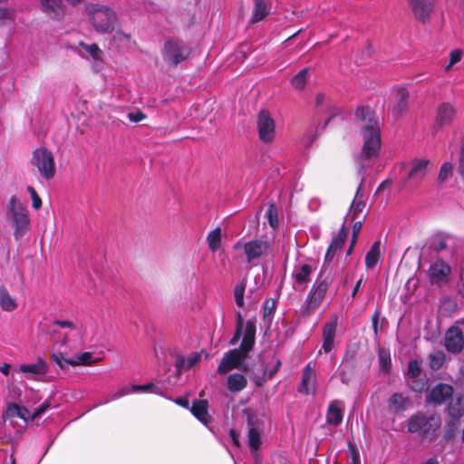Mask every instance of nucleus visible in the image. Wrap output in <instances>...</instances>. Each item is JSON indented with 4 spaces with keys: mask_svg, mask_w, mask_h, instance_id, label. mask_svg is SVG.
Returning <instances> with one entry per match:
<instances>
[{
    "mask_svg": "<svg viewBox=\"0 0 464 464\" xmlns=\"http://www.w3.org/2000/svg\"><path fill=\"white\" fill-rule=\"evenodd\" d=\"M32 164L37 168L40 175L45 179L49 180L54 177V159L53 153L47 149H36L33 153Z\"/></svg>",
    "mask_w": 464,
    "mask_h": 464,
    "instance_id": "0eeeda50",
    "label": "nucleus"
},
{
    "mask_svg": "<svg viewBox=\"0 0 464 464\" xmlns=\"http://www.w3.org/2000/svg\"><path fill=\"white\" fill-rule=\"evenodd\" d=\"M310 71L311 68L306 67L294 75L290 80L292 87L297 91H303L308 82Z\"/></svg>",
    "mask_w": 464,
    "mask_h": 464,
    "instance_id": "72a5a7b5",
    "label": "nucleus"
},
{
    "mask_svg": "<svg viewBox=\"0 0 464 464\" xmlns=\"http://www.w3.org/2000/svg\"><path fill=\"white\" fill-rule=\"evenodd\" d=\"M270 246V242L263 238H255L245 242L242 247L246 263L256 266V261L266 256Z\"/></svg>",
    "mask_w": 464,
    "mask_h": 464,
    "instance_id": "6e6552de",
    "label": "nucleus"
},
{
    "mask_svg": "<svg viewBox=\"0 0 464 464\" xmlns=\"http://www.w3.org/2000/svg\"><path fill=\"white\" fill-rule=\"evenodd\" d=\"M457 169H458L459 174L461 176L462 179L464 180V140L461 143L460 153H459Z\"/></svg>",
    "mask_w": 464,
    "mask_h": 464,
    "instance_id": "bf43d9fd",
    "label": "nucleus"
},
{
    "mask_svg": "<svg viewBox=\"0 0 464 464\" xmlns=\"http://www.w3.org/2000/svg\"><path fill=\"white\" fill-rule=\"evenodd\" d=\"M380 246L381 242L377 240L372 245L370 250L367 252L365 256V266L367 268H373L379 262Z\"/></svg>",
    "mask_w": 464,
    "mask_h": 464,
    "instance_id": "e433bc0d",
    "label": "nucleus"
},
{
    "mask_svg": "<svg viewBox=\"0 0 464 464\" xmlns=\"http://www.w3.org/2000/svg\"><path fill=\"white\" fill-rule=\"evenodd\" d=\"M222 230L217 227L211 230L207 236V242L212 252H217L221 246Z\"/></svg>",
    "mask_w": 464,
    "mask_h": 464,
    "instance_id": "4c0bfd02",
    "label": "nucleus"
},
{
    "mask_svg": "<svg viewBox=\"0 0 464 464\" xmlns=\"http://www.w3.org/2000/svg\"><path fill=\"white\" fill-rule=\"evenodd\" d=\"M256 126L259 140L265 143H271L276 138V122L270 113L262 110L257 114Z\"/></svg>",
    "mask_w": 464,
    "mask_h": 464,
    "instance_id": "1a4fd4ad",
    "label": "nucleus"
},
{
    "mask_svg": "<svg viewBox=\"0 0 464 464\" xmlns=\"http://www.w3.org/2000/svg\"><path fill=\"white\" fill-rule=\"evenodd\" d=\"M14 17V10L8 7L0 6V21L12 19Z\"/></svg>",
    "mask_w": 464,
    "mask_h": 464,
    "instance_id": "e2e57ef3",
    "label": "nucleus"
},
{
    "mask_svg": "<svg viewBox=\"0 0 464 464\" xmlns=\"http://www.w3.org/2000/svg\"><path fill=\"white\" fill-rule=\"evenodd\" d=\"M430 160L415 158L410 162V169L407 173L404 186H417L426 176Z\"/></svg>",
    "mask_w": 464,
    "mask_h": 464,
    "instance_id": "9d476101",
    "label": "nucleus"
},
{
    "mask_svg": "<svg viewBox=\"0 0 464 464\" xmlns=\"http://www.w3.org/2000/svg\"><path fill=\"white\" fill-rule=\"evenodd\" d=\"M451 272L450 266L442 260H437L430 265L428 272L430 282L432 285H441L448 282Z\"/></svg>",
    "mask_w": 464,
    "mask_h": 464,
    "instance_id": "4468645a",
    "label": "nucleus"
},
{
    "mask_svg": "<svg viewBox=\"0 0 464 464\" xmlns=\"http://www.w3.org/2000/svg\"><path fill=\"white\" fill-rule=\"evenodd\" d=\"M51 406L49 401H44L39 407H37L33 412V418L36 419L44 414Z\"/></svg>",
    "mask_w": 464,
    "mask_h": 464,
    "instance_id": "052dcab7",
    "label": "nucleus"
},
{
    "mask_svg": "<svg viewBox=\"0 0 464 464\" xmlns=\"http://www.w3.org/2000/svg\"><path fill=\"white\" fill-rule=\"evenodd\" d=\"M208 402L207 400L194 401L191 407V413L203 424L211 422V416L208 414Z\"/></svg>",
    "mask_w": 464,
    "mask_h": 464,
    "instance_id": "5701e85b",
    "label": "nucleus"
},
{
    "mask_svg": "<svg viewBox=\"0 0 464 464\" xmlns=\"http://www.w3.org/2000/svg\"><path fill=\"white\" fill-rule=\"evenodd\" d=\"M450 400L447 406V413L454 420H458L464 415V397L457 396Z\"/></svg>",
    "mask_w": 464,
    "mask_h": 464,
    "instance_id": "cd10ccee",
    "label": "nucleus"
},
{
    "mask_svg": "<svg viewBox=\"0 0 464 464\" xmlns=\"http://www.w3.org/2000/svg\"><path fill=\"white\" fill-rule=\"evenodd\" d=\"M430 367L437 371L439 370L445 362V354L442 351H437L429 356Z\"/></svg>",
    "mask_w": 464,
    "mask_h": 464,
    "instance_id": "c03bdc74",
    "label": "nucleus"
},
{
    "mask_svg": "<svg viewBox=\"0 0 464 464\" xmlns=\"http://www.w3.org/2000/svg\"><path fill=\"white\" fill-rule=\"evenodd\" d=\"M247 385V379L241 373H232L227 380V389L231 392H239Z\"/></svg>",
    "mask_w": 464,
    "mask_h": 464,
    "instance_id": "7c9ffc66",
    "label": "nucleus"
},
{
    "mask_svg": "<svg viewBox=\"0 0 464 464\" xmlns=\"http://www.w3.org/2000/svg\"><path fill=\"white\" fill-rule=\"evenodd\" d=\"M464 347V337L459 327H450L445 333V348L453 354L459 353Z\"/></svg>",
    "mask_w": 464,
    "mask_h": 464,
    "instance_id": "2eb2a0df",
    "label": "nucleus"
},
{
    "mask_svg": "<svg viewBox=\"0 0 464 464\" xmlns=\"http://www.w3.org/2000/svg\"><path fill=\"white\" fill-rule=\"evenodd\" d=\"M273 366L268 369L266 366H263V371L261 376H257L255 378V382L257 386H262L268 380L272 379L276 373L279 371L281 366V361L278 358H273Z\"/></svg>",
    "mask_w": 464,
    "mask_h": 464,
    "instance_id": "c756f323",
    "label": "nucleus"
},
{
    "mask_svg": "<svg viewBox=\"0 0 464 464\" xmlns=\"http://www.w3.org/2000/svg\"><path fill=\"white\" fill-rule=\"evenodd\" d=\"M128 119L132 122H139L145 119L146 115L140 111L135 112H129L127 115Z\"/></svg>",
    "mask_w": 464,
    "mask_h": 464,
    "instance_id": "0e129e2a",
    "label": "nucleus"
},
{
    "mask_svg": "<svg viewBox=\"0 0 464 464\" xmlns=\"http://www.w3.org/2000/svg\"><path fill=\"white\" fill-rule=\"evenodd\" d=\"M6 217L11 221L15 240L21 239L30 230L28 210L15 196H12L8 201Z\"/></svg>",
    "mask_w": 464,
    "mask_h": 464,
    "instance_id": "20e7f679",
    "label": "nucleus"
},
{
    "mask_svg": "<svg viewBox=\"0 0 464 464\" xmlns=\"http://www.w3.org/2000/svg\"><path fill=\"white\" fill-rule=\"evenodd\" d=\"M421 372V362L417 359L411 360L408 363L405 380H411V378L420 377Z\"/></svg>",
    "mask_w": 464,
    "mask_h": 464,
    "instance_id": "58836bf2",
    "label": "nucleus"
},
{
    "mask_svg": "<svg viewBox=\"0 0 464 464\" xmlns=\"http://www.w3.org/2000/svg\"><path fill=\"white\" fill-rule=\"evenodd\" d=\"M409 406V398L401 392L393 393L388 400V411L397 414L407 410Z\"/></svg>",
    "mask_w": 464,
    "mask_h": 464,
    "instance_id": "a878e982",
    "label": "nucleus"
},
{
    "mask_svg": "<svg viewBox=\"0 0 464 464\" xmlns=\"http://www.w3.org/2000/svg\"><path fill=\"white\" fill-rule=\"evenodd\" d=\"M456 114L454 106L450 102H443L437 108L436 124L440 127L450 125Z\"/></svg>",
    "mask_w": 464,
    "mask_h": 464,
    "instance_id": "aec40b11",
    "label": "nucleus"
},
{
    "mask_svg": "<svg viewBox=\"0 0 464 464\" xmlns=\"http://www.w3.org/2000/svg\"><path fill=\"white\" fill-rule=\"evenodd\" d=\"M454 389L452 385L440 382L433 386L426 394L425 401L428 404L440 406L452 398Z\"/></svg>",
    "mask_w": 464,
    "mask_h": 464,
    "instance_id": "f8f14e48",
    "label": "nucleus"
},
{
    "mask_svg": "<svg viewBox=\"0 0 464 464\" xmlns=\"http://www.w3.org/2000/svg\"><path fill=\"white\" fill-rule=\"evenodd\" d=\"M314 271V268L310 264H296L291 274L293 288L296 291L305 290Z\"/></svg>",
    "mask_w": 464,
    "mask_h": 464,
    "instance_id": "9b49d317",
    "label": "nucleus"
},
{
    "mask_svg": "<svg viewBox=\"0 0 464 464\" xmlns=\"http://www.w3.org/2000/svg\"><path fill=\"white\" fill-rule=\"evenodd\" d=\"M53 325H58L62 328L74 329L75 325L72 321L69 320H55L52 323Z\"/></svg>",
    "mask_w": 464,
    "mask_h": 464,
    "instance_id": "69168bd1",
    "label": "nucleus"
},
{
    "mask_svg": "<svg viewBox=\"0 0 464 464\" xmlns=\"http://www.w3.org/2000/svg\"><path fill=\"white\" fill-rule=\"evenodd\" d=\"M190 53V47L179 39L166 41L162 49V58L164 62L172 67H176L187 60Z\"/></svg>",
    "mask_w": 464,
    "mask_h": 464,
    "instance_id": "423d86ee",
    "label": "nucleus"
},
{
    "mask_svg": "<svg viewBox=\"0 0 464 464\" xmlns=\"http://www.w3.org/2000/svg\"><path fill=\"white\" fill-rule=\"evenodd\" d=\"M271 11V4L266 0H253L252 15L250 23L255 24L264 20Z\"/></svg>",
    "mask_w": 464,
    "mask_h": 464,
    "instance_id": "b1692460",
    "label": "nucleus"
},
{
    "mask_svg": "<svg viewBox=\"0 0 464 464\" xmlns=\"http://www.w3.org/2000/svg\"><path fill=\"white\" fill-rule=\"evenodd\" d=\"M441 428V419L435 413L418 411L410 416L407 431L417 435L422 440H435Z\"/></svg>",
    "mask_w": 464,
    "mask_h": 464,
    "instance_id": "f03ea898",
    "label": "nucleus"
},
{
    "mask_svg": "<svg viewBox=\"0 0 464 464\" xmlns=\"http://www.w3.org/2000/svg\"><path fill=\"white\" fill-rule=\"evenodd\" d=\"M315 374L314 371L310 367V363H308L302 375V381L298 387V392L309 394L310 392V383L314 380Z\"/></svg>",
    "mask_w": 464,
    "mask_h": 464,
    "instance_id": "473e14b6",
    "label": "nucleus"
},
{
    "mask_svg": "<svg viewBox=\"0 0 464 464\" xmlns=\"http://www.w3.org/2000/svg\"><path fill=\"white\" fill-rule=\"evenodd\" d=\"M131 390L133 392H150L155 394L161 393V388L152 382L142 385L132 384Z\"/></svg>",
    "mask_w": 464,
    "mask_h": 464,
    "instance_id": "37998d69",
    "label": "nucleus"
},
{
    "mask_svg": "<svg viewBox=\"0 0 464 464\" xmlns=\"http://www.w3.org/2000/svg\"><path fill=\"white\" fill-rule=\"evenodd\" d=\"M248 439L247 444L251 451H256L259 450L261 445V438L259 431L254 428L250 427L248 430Z\"/></svg>",
    "mask_w": 464,
    "mask_h": 464,
    "instance_id": "ea45409f",
    "label": "nucleus"
},
{
    "mask_svg": "<svg viewBox=\"0 0 464 464\" xmlns=\"http://www.w3.org/2000/svg\"><path fill=\"white\" fill-rule=\"evenodd\" d=\"M266 217H267L269 225L272 227H276L278 225L277 208L275 206V204H271L268 207V209L266 211Z\"/></svg>",
    "mask_w": 464,
    "mask_h": 464,
    "instance_id": "8fccbe9b",
    "label": "nucleus"
},
{
    "mask_svg": "<svg viewBox=\"0 0 464 464\" xmlns=\"http://www.w3.org/2000/svg\"><path fill=\"white\" fill-rule=\"evenodd\" d=\"M52 360L59 365L60 368H63L64 364L70 365L69 362H72V358H66L64 353H59L52 355Z\"/></svg>",
    "mask_w": 464,
    "mask_h": 464,
    "instance_id": "4d7b16f0",
    "label": "nucleus"
},
{
    "mask_svg": "<svg viewBox=\"0 0 464 464\" xmlns=\"http://www.w3.org/2000/svg\"><path fill=\"white\" fill-rule=\"evenodd\" d=\"M27 190L30 193L31 198H32V207L36 210L40 209L42 207V199L38 196L36 190L31 186L27 187Z\"/></svg>",
    "mask_w": 464,
    "mask_h": 464,
    "instance_id": "864d4df0",
    "label": "nucleus"
},
{
    "mask_svg": "<svg viewBox=\"0 0 464 464\" xmlns=\"http://www.w3.org/2000/svg\"><path fill=\"white\" fill-rule=\"evenodd\" d=\"M89 19L98 33H109L114 29L116 14L111 8L97 4L85 5Z\"/></svg>",
    "mask_w": 464,
    "mask_h": 464,
    "instance_id": "39448f33",
    "label": "nucleus"
},
{
    "mask_svg": "<svg viewBox=\"0 0 464 464\" xmlns=\"http://www.w3.org/2000/svg\"><path fill=\"white\" fill-rule=\"evenodd\" d=\"M411 390L417 393H421L422 392L427 390L428 381L425 377L420 378H411V380H406Z\"/></svg>",
    "mask_w": 464,
    "mask_h": 464,
    "instance_id": "a19ab883",
    "label": "nucleus"
},
{
    "mask_svg": "<svg viewBox=\"0 0 464 464\" xmlns=\"http://www.w3.org/2000/svg\"><path fill=\"white\" fill-rule=\"evenodd\" d=\"M464 54V52L461 49H454L450 53V63L445 67L447 71H449L454 64L458 63L462 56Z\"/></svg>",
    "mask_w": 464,
    "mask_h": 464,
    "instance_id": "09e8293b",
    "label": "nucleus"
},
{
    "mask_svg": "<svg viewBox=\"0 0 464 464\" xmlns=\"http://www.w3.org/2000/svg\"><path fill=\"white\" fill-rule=\"evenodd\" d=\"M452 164L450 162H445L441 165L439 172V181L444 182L452 172Z\"/></svg>",
    "mask_w": 464,
    "mask_h": 464,
    "instance_id": "603ef678",
    "label": "nucleus"
},
{
    "mask_svg": "<svg viewBox=\"0 0 464 464\" xmlns=\"http://www.w3.org/2000/svg\"><path fill=\"white\" fill-rule=\"evenodd\" d=\"M243 337L255 338L256 339V324L252 320H247L246 323V328Z\"/></svg>",
    "mask_w": 464,
    "mask_h": 464,
    "instance_id": "13d9d810",
    "label": "nucleus"
},
{
    "mask_svg": "<svg viewBox=\"0 0 464 464\" xmlns=\"http://www.w3.org/2000/svg\"><path fill=\"white\" fill-rule=\"evenodd\" d=\"M337 316L334 315V318L330 322L324 324L323 327L322 348L326 353H330L334 349V341L337 328Z\"/></svg>",
    "mask_w": 464,
    "mask_h": 464,
    "instance_id": "6ab92c4d",
    "label": "nucleus"
},
{
    "mask_svg": "<svg viewBox=\"0 0 464 464\" xmlns=\"http://www.w3.org/2000/svg\"><path fill=\"white\" fill-rule=\"evenodd\" d=\"M131 392H133L131 390V386H124V387L121 388L119 391H117L116 392H114L111 395V400L120 399V398H121L125 395H128Z\"/></svg>",
    "mask_w": 464,
    "mask_h": 464,
    "instance_id": "680f3d73",
    "label": "nucleus"
},
{
    "mask_svg": "<svg viewBox=\"0 0 464 464\" xmlns=\"http://www.w3.org/2000/svg\"><path fill=\"white\" fill-rule=\"evenodd\" d=\"M81 45L92 57V59H94L96 61L102 60V52L96 44H86L81 43Z\"/></svg>",
    "mask_w": 464,
    "mask_h": 464,
    "instance_id": "de8ad7c7",
    "label": "nucleus"
},
{
    "mask_svg": "<svg viewBox=\"0 0 464 464\" xmlns=\"http://www.w3.org/2000/svg\"><path fill=\"white\" fill-rule=\"evenodd\" d=\"M362 182H363V179H362L359 187L357 188L355 197H354L353 201L350 207L349 213L346 216L347 218L351 217L352 220L356 219L358 214H360L365 207V202L362 198Z\"/></svg>",
    "mask_w": 464,
    "mask_h": 464,
    "instance_id": "c85d7f7f",
    "label": "nucleus"
},
{
    "mask_svg": "<svg viewBox=\"0 0 464 464\" xmlns=\"http://www.w3.org/2000/svg\"><path fill=\"white\" fill-rule=\"evenodd\" d=\"M348 449L351 453V459L347 464H361L360 453L356 447L352 442H348Z\"/></svg>",
    "mask_w": 464,
    "mask_h": 464,
    "instance_id": "6e6d98bb",
    "label": "nucleus"
},
{
    "mask_svg": "<svg viewBox=\"0 0 464 464\" xmlns=\"http://www.w3.org/2000/svg\"><path fill=\"white\" fill-rule=\"evenodd\" d=\"M47 362L39 357L34 363H24L19 366V371L26 375H44L48 372Z\"/></svg>",
    "mask_w": 464,
    "mask_h": 464,
    "instance_id": "393cba45",
    "label": "nucleus"
},
{
    "mask_svg": "<svg viewBox=\"0 0 464 464\" xmlns=\"http://www.w3.org/2000/svg\"><path fill=\"white\" fill-rule=\"evenodd\" d=\"M246 286V280L243 279L238 285H236L234 289V296L235 302L238 307H243L244 303V295Z\"/></svg>",
    "mask_w": 464,
    "mask_h": 464,
    "instance_id": "a18cd8bd",
    "label": "nucleus"
},
{
    "mask_svg": "<svg viewBox=\"0 0 464 464\" xmlns=\"http://www.w3.org/2000/svg\"><path fill=\"white\" fill-rule=\"evenodd\" d=\"M333 281L334 276L331 266L323 264L302 306L304 314L309 315L321 305Z\"/></svg>",
    "mask_w": 464,
    "mask_h": 464,
    "instance_id": "7ed1b4c3",
    "label": "nucleus"
},
{
    "mask_svg": "<svg viewBox=\"0 0 464 464\" xmlns=\"http://www.w3.org/2000/svg\"><path fill=\"white\" fill-rule=\"evenodd\" d=\"M353 356L354 355L353 353H350L347 351L343 357V367L340 370L339 375L341 382L344 384L349 383L354 373V363L353 362Z\"/></svg>",
    "mask_w": 464,
    "mask_h": 464,
    "instance_id": "bb28decb",
    "label": "nucleus"
},
{
    "mask_svg": "<svg viewBox=\"0 0 464 464\" xmlns=\"http://www.w3.org/2000/svg\"><path fill=\"white\" fill-rule=\"evenodd\" d=\"M277 302L274 298H267L263 304V320L268 326L271 325L274 314L276 310Z\"/></svg>",
    "mask_w": 464,
    "mask_h": 464,
    "instance_id": "c9c22d12",
    "label": "nucleus"
},
{
    "mask_svg": "<svg viewBox=\"0 0 464 464\" xmlns=\"http://www.w3.org/2000/svg\"><path fill=\"white\" fill-rule=\"evenodd\" d=\"M343 401L337 400L331 401L326 412V422L334 426L340 425L343 418Z\"/></svg>",
    "mask_w": 464,
    "mask_h": 464,
    "instance_id": "412c9836",
    "label": "nucleus"
},
{
    "mask_svg": "<svg viewBox=\"0 0 464 464\" xmlns=\"http://www.w3.org/2000/svg\"><path fill=\"white\" fill-rule=\"evenodd\" d=\"M41 4L47 14H57L62 11V0H41Z\"/></svg>",
    "mask_w": 464,
    "mask_h": 464,
    "instance_id": "79ce46f5",
    "label": "nucleus"
},
{
    "mask_svg": "<svg viewBox=\"0 0 464 464\" xmlns=\"http://www.w3.org/2000/svg\"><path fill=\"white\" fill-rule=\"evenodd\" d=\"M92 359L91 353H82L75 354L72 358V362H69L70 365H90Z\"/></svg>",
    "mask_w": 464,
    "mask_h": 464,
    "instance_id": "49530a36",
    "label": "nucleus"
},
{
    "mask_svg": "<svg viewBox=\"0 0 464 464\" xmlns=\"http://www.w3.org/2000/svg\"><path fill=\"white\" fill-rule=\"evenodd\" d=\"M246 359V358L244 356L242 351L232 349L223 355L221 362L218 366L217 372L218 374H226L234 369H238L244 363Z\"/></svg>",
    "mask_w": 464,
    "mask_h": 464,
    "instance_id": "ddd939ff",
    "label": "nucleus"
},
{
    "mask_svg": "<svg viewBox=\"0 0 464 464\" xmlns=\"http://www.w3.org/2000/svg\"><path fill=\"white\" fill-rule=\"evenodd\" d=\"M408 2L417 20L422 23L430 20L434 0H408Z\"/></svg>",
    "mask_w": 464,
    "mask_h": 464,
    "instance_id": "f3484780",
    "label": "nucleus"
},
{
    "mask_svg": "<svg viewBox=\"0 0 464 464\" xmlns=\"http://www.w3.org/2000/svg\"><path fill=\"white\" fill-rule=\"evenodd\" d=\"M347 228L345 225L343 224L342 227L339 229L336 236L334 237L330 246L326 250L324 264H327L330 266L331 262L334 260L336 252L342 249V247L343 246L347 237Z\"/></svg>",
    "mask_w": 464,
    "mask_h": 464,
    "instance_id": "a211bd4d",
    "label": "nucleus"
},
{
    "mask_svg": "<svg viewBox=\"0 0 464 464\" xmlns=\"http://www.w3.org/2000/svg\"><path fill=\"white\" fill-rule=\"evenodd\" d=\"M175 402H176L178 405H179V406H181V407H183V408H187V409H188V408H189V401H188V400L187 398H185V397H179V398H177V399L175 400Z\"/></svg>",
    "mask_w": 464,
    "mask_h": 464,
    "instance_id": "774afa93",
    "label": "nucleus"
},
{
    "mask_svg": "<svg viewBox=\"0 0 464 464\" xmlns=\"http://www.w3.org/2000/svg\"><path fill=\"white\" fill-rule=\"evenodd\" d=\"M5 415L6 417H18L24 420H34L33 413H31L27 408L16 403L8 404Z\"/></svg>",
    "mask_w": 464,
    "mask_h": 464,
    "instance_id": "2f4dec72",
    "label": "nucleus"
},
{
    "mask_svg": "<svg viewBox=\"0 0 464 464\" xmlns=\"http://www.w3.org/2000/svg\"><path fill=\"white\" fill-rule=\"evenodd\" d=\"M200 359L198 353H192L188 357L175 354L176 375L179 376L184 371L191 369Z\"/></svg>",
    "mask_w": 464,
    "mask_h": 464,
    "instance_id": "4be33fe9",
    "label": "nucleus"
},
{
    "mask_svg": "<svg viewBox=\"0 0 464 464\" xmlns=\"http://www.w3.org/2000/svg\"><path fill=\"white\" fill-rule=\"evenodd\" d=\"M255 340V338L243 337L240 347L237 350L242 351L246 358L247 357V353L253 349Z\"/></svg>",
    "mask_w": 464,
    "mask_h": 464,
    "instance_id": "3c124183",
    "label": "nucleus"
},
{
    "mask_svg": "<svg viewBox=\"0 0 464 464\" xmlns=\"http://www.w3.org/2000/svg\"><path fill=\"white\" fill-rule=\"evenodd\" d=\"M360 123L363 145L361 158L369 160L376 156L381 149V131L374 111L369 106H360L355 111Z\"/></svg>",
    "mask_w": 464,
    "mask_h": 464,
    "instance_id": "f257e3e1",
    "label": "nucleus"
},
{
    "mask_svg": "<svg viewBox=\"0 0 464 464\" xmlns=\"http://www.w3.org/2000/svg\"><path fill=\"white\" fill-rule=\"evenodd\" d=\"M409 92L403 87H398L392 94V112L393 115L401 116L408 111Z\"/></svg>",
    "mask_w": 464,
    "mask_h": 464,
    "instance_id": "dca6fc26",
    "label": "nucleus"
},
{
    "mask_svg": "<svg viewBox=\"0 0 464 464\" xmlns=\"http://www.w3.org/2000/svg\"><path fill=\"white\" fill-rule=\"evenodd\" d=\"M380 315H381L380 310H376L372 317V330L376 336L378 335V323H379Z\"/></svg>",
    "mask_w": 464,
    "mask_h": 464,
    "instance_id": "338daca9",
    "label": "nucleus"
},
{
    "mask_svg": "<svg viewBox=\"0 0 464 464\" xmlns=\"http://www.w3.org/2000/svg\"><path fill=\"white\" fill-rule=\"evenodd\" d=\"M458 425L456 421H450L448 423V430H446L442 441L448 442L451 440L455 435V432L457 430Z\"/></svg>",
    "mask_w": 464,
    "mask_h": 464,
    "instance_id": "5fc2aeb1",
    "label": "nucleus"
},
{
    "mask_svg": "<svg viewBox=\"0 0 464 464\" xmlns=\"http://www.w3.org/2000/svg\"><path fill=\"white\" fill-rule=\"evenodd\" d=\"M0 307L6 312H12L17 307L15 300L4 285L0 286Z\"/></svg>",
    "mask_w": 464,
    "mask_h": 464,
    "instance_id": "f704fd0d",
    "label": "nucleus"
}]
</instances>
